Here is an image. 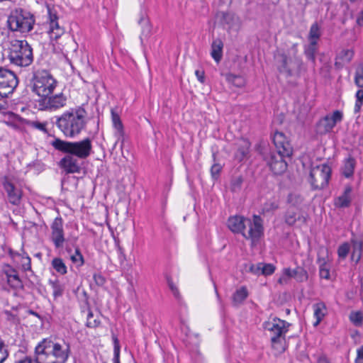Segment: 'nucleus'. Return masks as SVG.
I'll use <instances>...</instances> for the list:
<instances>
[{"label": "nucleus", "instance_id": "1", "mask_svg": "<svg viewBox=\"0 0 363 363\" xmlns=\"http://www.w3.org/2000/svg\"><path fill=\"white\" fill-rule=\"evenodd\" d=\"M50 145L55 150L65 154L57 162V166L65 175L80 174L84 164L82 160L89 157L92 152V143L89 138L77 142L55 138Z\"/></svg>", "mask_w": 363, "mask_h": 363}, {"label": "nucleus", "instance_id": "2", "mask_svg": "<svg viewBox=\"0 0 363 363\" xmlns=\"http://www.w3.org/2000/svg\"><path fill=\"white\" fill-rule=\"evenodd\" d=\"M72 354L70 343L52 337L43 339L35 347V358L25 356L16 363H67Z\"/></svg>", "mask_w": 363, "mask_h": 363}, {"label": "nucleus", "instance_id": "3", "mask_svg": "<svg viewBox=\"0 0 363 363\" xmlns=\"http://www.w3.org/2000/svg\"><path fill=\"white\" fill-rule=\"evenodd\" d=\"M86 111L82 106L72 108L57 117L55 124L66 137L74 138L85 128Z\"/></svg>", "mask_w": 363, "mask_h": 363}, {"label": "nucleus", "instance_id": "4", "mask_svg": "<svg viewBox=\"0 0 363 363\" xmlns=\"http://www.w3.org/2000/svg\"><path fill=\"white\" fill-rule=\"evenodd\" d=\"M8 57L13 65L28 67L33 62V48L26 40H13Z\"/></svg>", "mask_w": 363, "mask_h": 363}, {"label": "nucleus", "instance_id": "5", "mask_svg": "<svg viewBox=\"0 0 363 363\" xmlns=\"http://www.w3.org/2000/svg\"><path fill=\"white\" fill-rule=\"evenodd\" d=\"M35 21L33 13L22 8H17L11 12L6 24L11 31L27 33L33 28Z\"/></svg>", "mask_w": 363, "mask_h": 363}, {"label": "nucleus", "instance_id": "6", "mask_svg": "<svg viewBox=\"0 0 363 363\" xmlns=\"http://www.w3.org/2000/svg\"><path fill=\"white\" fill-rule=\"evenodd\" d=\"M32 91L39 98L47 96L53 93L57 82L46 69H36L33 72L31 79Z\"/></svg>", "mask_w": 363, "mask_h": 363}, {"label": "nucleus", "instance_id": "7", "mask_svg": "<svg viewBox=\"0 0 363 363\" xmlns=\"http://www.w3.org/2000/svg\"><path fill=\"white\" fill-rule=\"evenodd\" d=\"M272 142L277 152H271L265 158L269 168L272 167V164L279 162V156H281L282 158L290 157L293 154V147L284 133L275 131L272 136Z\"/></svg>", "mask_w": 363, "mask_h": 363}, {"label": "nucleus", "instance_id": "8", "mask_svg": "<svg viewBox=\"0 0 363 363\" xmlns=\"http://www.w3.org/2000/svg\"><path fill=\"white\" fill-rule=\"evenodd\" d=\"M331 175L332 169L328 164L313 166L308 177V182L312 190H322L328 186Z\"/></svg>", "mask_w": 363, "mask_h": 363}, {"label": "nucleus", "instance_id": "9", "mask_svg": "<svg viewBox=\"0 0 363 363\" xmlns=\"http://www.w3.org/2000/svg\"><path fill=\"white\" fill-rule=\"evenodd\" d=\"M18 84V77L13 72L0 67V95L7 96L13 93Z\"/></svg>", "mask_w": 363, "mask_h": 363}, {"label": "nucleus", "instance_id": "10", "mask_svg": "<svg viewBox=\"0 0 363 363\" xmlns=\"http://www.w3.org/2000/svg\"><path fill=\"white\" fill-rule=\"evenodd\" d=\"M67 96L62 93L48 95L39 98L37 101L40 110H57L66 105Z\"/></svg>", "mask_w": 363, "mask_h": 363}, {"label": "nucleus", "instance_id": "11", "mask_svg": "<svg viewBox=\"0 0 363 363\" xmlns=\"http://www.w3.org/2000/svg\"><path fill=\"white\" fill-rule=\"evenodd\" d=\"M291 324L279 318H274L272 321L263 323V328L270 333V337L286 336Z\"/></svg>", "mask_w": 363, "mask_h": 363}, {"label": "nucleus", "instance_id": "12", "mask_svg": "<svg viewBox=\"0 0 363 363\" xmlns=\"http://www.w3.org/2000/svg\"><path fill=\"white\" fill-rule=\"evenodd\" d=\"M2 186L7 194L9 202L13 206H19L23 197L22 189L17 188L7 176L3 178Z\"/></svg>", "mask_w": 363, "mask_h": 363}, {"label": "nucleus", "instance_id": "13", "mask_svg": "<svg viewBox=\"0 0 363 363\" xmlns=\"http://www.w3.org/2000/svg\"><path fill=\"white\" fill-rule=\"evenodd\" d=\"M51 240L55 248H61L65 242L63 220L60 216L55 218L51 224Z\"/></svg>", "mask_w": 363, "mask_h": 363}, {"label": "nucleus", "instance_id": "14", "mask_svg": "<svg viewBox=\"0 0 363 363\" xmlns=\"http://www.w3.org/2000/svg\"><path fill=\"white\" fill-rule=\"evenodd\" d=\"M247 225L249 226V231L246 239L257 241L263 235V220L260 216L254 215L252 220L247 218Z\"/></svg>", "mask_w": 363, "mask_h": 363}, {"label": "nucleus", "instance_id": "15", "mask_svg": "<svg viewBox=\"0 0 363 363\" xmlns=\"http://www.w3.org/2000/svg\"><path fill=\"white\" fill-rule=\"evenodd\" d=\"M3 273L6 278L8 285L13 289H23V284L21 279L19 277L18 272L11 267L10 264H6L3 269Z\"/></svg>", "mask_w": 363, "mask_h": 363}, {"label": "nucleus", "instance_id": "16", "mask_svg": "<svg viewBox=\"0 0 363 363\" xmlns=\"http://www.w3.org/2000/svg\"><path fill=\"white\" fill-rule=\"evenodd\" d=\"M48 12L50 21L48 33L52 40H57L64 34L65 30L59 26L57 13L54 12L49 6H48Z\"/></svg>", "mask_w": 363, "mask_h": 363}, {"label": "nucleus", "instance_id": "17", "mask_svg": "<svg viewBox=\"0 0 363 363\" xmlns=\"http://www.w3.org/2000/svg\"><path fill=\"white\" fill-rule=\"evenodd\" d=\"M247 218L242 216H230L227 220L228 228L234 233H240L244 238H247L245 230L247 226Z\"/></svg>", "mask_w": 363, "mask_h": 363}, {"label": "nucleus", "instance_id": "18", "mask_svg": "<svg viewBox=\"0 0 363 363\" xmlns=\"http://www.w3.org/2000/svg\"><path fill=\"white\" fill-rule=\"evenodd\" d=\"M343 114L340 111H335L332 115H326L319 121V126L323 128L324 133L330 132L337 123L342 121Z\"/></svg>", "mask_w": 363, "mask_h": 363}, {"label": "nucleus", "instance_id": "19", "mask_svg": "<svg viewBox=\"0 0 363 363\" xmlns=\"http://www.w3.org/2000/svg\"><path fill=\"white\" fill-rule=\"evenodd\" d=\"M352 186L347 184L345 186L342 194L334 201V205L338 208H345L350 206L352 201Z\"/></svg>", "mask_w": 363, "mask_h": 363}, {"label": "nucleus", "instance_id": "20", "mask_svg": "<svg viewBox=\"0 0 363 363\" xmlns=\"http://www.w3.org/2000/svg\"><path fill=\"white\" fill-rule=\"evenodd\" d=\"M250 142L247 139H242L238 143V147L235 153V159L241 162L248 157L250 154Z\"/></svg>", "mask_w": 363, "mask_h": 363}, {"label": "nucleus", "instance_id": "21", "mask_svg": "<svg viewBox=\"0 0 363 363\" xmlns=\"http://www.w3.org/2000/svg\"><path fill=\"white\" fill-rule=\"evenodd\" d=\"M356 164L357 162L354 157L350 156L346 158L343 162L342 167H341L342 175L347 179L352 178L354 174Z\"/></svg>", "mask_w": 363, "mask_h": 363}, {"label": "nucleus", "instance_id": "22", "mask_svg": "<svg viewBox=\"0 0 363 363\" xmlns=\"http://www.w3.org/2000/svg\"><path fill=\"white\" fill-rule=\"evenodd\" d=\"M271 346L275 355H279L285 352L287 347L286 336L271 337Z\"/></svg>", "mask_w": 363, "mask_h": 363}, {"label": "nucleus", "instance_id": "23", "mask_svg": "<svg viewBox=\"0 0 363 363\" xmlns=\"http://www.w3.org/2000/svg\"><path fill=\"white\" fill-rule=\"evenodd\" d=\"M111 119L113 122V125L114 128L116 130L118 140H121V143L123 144L124 141L125 135L123 125L121 120L120 116L113 109H111Z\"/></svg>", "mask_w": 363, "mask_h": 363}, {"label": "nucleus", "instance_id": "24", "mask_svg": "<svg viewBox=\"0 0 363 363\" xmlns=\"http://www.w3.org/2000/svg\"><path fill=\"white\" fill-rule=\"evenodd\" d=\"M223 43L220 38L213 40L211 44V55L213 59L219 62L223 57Z\"/></svg>", "mask_w": 363, "mask_h": 363}, {"label": "nucleus", "instance_id": "25", "mask_svg": "<svg viewBox=\"0 0 363 363\" xmlns=\"http://www.w3.org/2000/svg\"><path fill=\"white\" fill-rule=\"evenodd\" d=\"M313 308L314 311V316L316 318V321L314 323L313 325L317 326L325 316L327 313V308L325 303L323 301L313 304Z\"/></svg>", "mask_w": 363, "mask_h": 363}, {"label": "nucleus", "instance_id": "26", "mask_svg": "<svg viewBox=\"0 0 363 363\" xmlns=\"http://www.w3.org/2000/svg\"><path fill=\"white\" fill-rule=\"evenodd\" d=\"M281 65L279 67V71L281 73H286L288 77H291L293 75V71L294 69V67L291 65L292 60L289 59L285 54H281Z\"/></svg>", "mask_w": 363, "mask_h": 363}, {"label": "nucleus", "instance_id": "27", "mask_svg": "<svg viewBox=\"0 0 363 363\" xmlns=\"http://www.w3.org/2000/svg\"><path fill=\"white\" fill-rule=\"evenodd\" d=\"M248 296V291L245 286L237 289L233 294V302L237 306L241 304Z\"/></svg>", "mask_w": 363, "mask_h": 363}, {"label": "nucleus", "instance_id": "28", "mask_svg": "<svg viewBox=\"0 0 363 363\" xmlns=\"http://www.w3.org/2000/svg\"><path fill=\"white\" fill-rule=\"evenodd\" d=\"M48 283L52 287V295L55 300H56L59 297H61L63 295L65 291V286L62 284L58 279H50Z\"/></svg>", "mask_w": 363, "mask_h": 363}, {"label": "nucleus", "instance_id": "29", "mask_svg": "<svg viewBox=\"0 0 363 363\" xmlns=\"http://www.w3.org/2000/svg\"><path fill=\"white\" fill-rule=\"evenodd\" d=\"M303 216L298 215L297 212L291 207L289 208L284 215L285 223L290 226L294 225L296 220H300Z\"/></svg>", "mask_w": 363, "mask_h": 363}, {"label": "nucleus", "instance_id": "30", "mask_svg": "<svg viewBox=\"0 0 363 363\" xmlns=\"http://www.w3.org/2000/svg\"><path fill=\"white\" fill-rule=\"evenodd\" d=\"M317 45V42L310 41L309 44L304 49V54L306 58L313 64L315 62V54L318 50Z\"/></svg>", "mask_w": 363, "mask_h": 363}, {"label": "nucleus", "instance_id": "31", "mask_svg": "<svg viewBox=\"0 0 363 363\" xmlns=\"http://www.w3.org/2000/svg\"><path fill=\"white\" fill-rule=\"evenodd\" d=\"M51 266L60 275H65L67 273V267L60 257H55L51 262Z\"/></svg>", "mask_w": 363, "mask_h": 363}, {"label": "nucleus", "instance_id": "32", "mask_svg": "<svg viewBox=\"0 0 363 363\" xmlns=\"http://www.w3.org/2000/svg\"><path fill=\"white\" fill-rule=\"evenodd\" d=\"M279 162L277 163L272 164V167L270 169L274 174H281L284 173L287 169V162L285 161L284 158H282L281 156L278 157Z\"/></svg>", "mask_w": 363, "mask_h": 363}, {"label": "nucleus", "instance_id": "33", "mask_svg": "<svg viewBox=\"0 0 363 363\" xmlns=\"http://www.w3.org/2000/svg\"><path fill=\"white\" fill-rule=\"evenodd\" d=\"M70 259L77 268H80L84 264V256L78 246L74 248V254L70 255Z\"/></svg>", "mask_w": 363, "mask_h": 363}, {"label": "nucleus", "instance_id": "34", "mask_svg": "<svg viewBox=\"0 0 363 363\" xmlns=\"http://www.w3.org/2000/svg\"><path fill=\"white\" fill-rule=\"evenodd\" d=\"M320 28L317 22L313 23L309 30L308 40L309 41H315L318 43V40L320 38Z\"/></svg>", "mask_w": 363, "mask_h": 363}, {"label": "nucleus", "instance_id": "35", "mask_svg": "<svg viewBox=\"0 0 363 363\" xmlns=\"http://www.w3.org/2000/svg\"><path fill=\"white\" fill-rule=\"evenodd\" d=\"M226 80L237 87H242L245 84V80L242 77L232 73L226 74Z\"/></svg>", "mask_w": 363, "mask_h": 363}, {"label": "nucleus", "instance_id": "36", "mask_svg": "<svg viewBox=\"0 0 363 363\" xmlns=\"http://www.w3.org/2000/svg\"><path fill=\"white\" fill-rule=\"evenodd\" d=\"M294 279L298 282H303L308 278L307 271L302 267H297L294 272Z\"/></svg>", "mask_w": 363, "mask_h": 363}, {"label": "nucleus", "instance_id": "37", "mask_svg": "<svg viewBox=\"0 0 363 363\" xmlns=\"http://www.w3.org/2000/svg\"><path fill=\"white\" fill-rule=\"evenodd\" d=\"M354 51L351 49H344L337 54V59L343 61L345 63H349L354 57Z\"/></svg>", "mask_w": 363, "mask_h": 363}, {"label": "nucleus", "instance_id": "38", "mask_svg": "<svg viewBox=\"0 0 363 363\" xmlns=\"http://www.w3.org/2000/svg\"><path fill=\"white\" fill-rule=\"evenodd\" d=\"M138 23L142 26V34L145 37L148 36L151 32V26L149 19L144 15H142L138 21Z\"/></svg>", "mask_w": 363, "mask_h": 363}, {"label": "nucleus", "instance_id": "39", "mask_svg": "<svg viewBox=\"0 0 363 363\" xmlns=\"http://www.w3.org/2000/svg\"><path fill=\"white\" fill-rule=\"evenodd\" d=\"M112 340L113 343V363H120V350L121 346L119 340L115 335H112Z\"/></svg>", "mask_w": 363, "mask_h": 363}, {"label": "nucleus", "instance_id": "40", "mask_svg": "<svg viewBox=\"0 0 363 363\" xmlns=\"http://www.w3.org/2000/svg\"><path fill=\"white\" fill-rule=\"evenodd\" d=\"M350 320L355 326H361L363 322V314L361 311L352 312Z\"/></svg>", "mask_w": 363, "mask_h": 363}, {"label": "nucleus", "instance_id": "41", "mask_svg": "<svg viewBox=\"0 0 363 363\" xmlns=\"http://www.w3.org/2000/svg\"><path fill=\"white\" fill-rule=\"evenodd\" d=\"M287 201L291 205V208H293L299 206L303 202V199L300 195L290 194L288 196Z\"/></svg>", "mask_w": 363, "mask_h": 363}, {"label": "nucleus", "instance_id": "42", "mask_svg": "<svg viewBox=\"0 0 363 363\" xmlns=\"http://www.w3.org/2000/svg\"><path fill=\"white\" fill-rule=\"evenodd\" d=\"M350 250V246L348 242H344L338 247L337 255L340 259H344L347 257Z\"/></svg>", "mask_w": 363, "mask_h": 363}, {"label": "nucleus", "instance_id": "43", "mask_svg": "<svg viewBox=\"0 0 363 363\" xmlns=\"http://www.w3.org/2000/svg\"><path fill=\"white\" fill-rule=\"evenodd\" d=\"M356 102L354 106V113H357L360 111L363 105V90L359 89L356 92Z\"/></svg>", "mask_w": 363, "mask_h": 363}, {"label": "nucleus", "instance_id": "44", "mask_svg": "<svg viewBox=\"0 0 363 363\" xmlns=\"http://www.w3.org/2000/svg\"><path fill=\"white\" fill-rule=\"evenodd\" d=\"M93 279L98 287H104L106 284V279L101 272L94 273Z\"/></svg>", "mask_w": 363, "mask_h": 363}, {"label": "nucleus", "instance_id": "45", "mask_svg": "<svg viewBox=\"0 0 363 363\" xmlns=\"http://www.w3.org/2000/svg\"><path fill=\"white\" fill-rule=\"evenodd\" d=\"M354 83L358 87L363 88V66L358 67L356 70Z\"/></svg>", "mask_w": 363, "mask_h": 363}, {"label": "nucleus", "instance_id": "46", "mask_svg": "<svg viewBox=\"0 0 363 363\" xmlns=\"http://www.w3.org/2000/svg\"><path fill=\"white\" fill-rule=\"evenodd\" d=\"M319 275L322 279H330V269L326 262H323L320 265Z\"/></svg>", "mask_w": 363, "mask_h": 363}, {"label": "nucleus", "instance_id": "47", "mask_svg": "<svg viewBox=\"0 0 363 363\" xmlns=\"http://www.w3.org/2000/svg\"><path fill=\"white\" fill-rule=\"evenodd\" d=\"M167 284L169 286V289L171 290L172 293L173 294L175 298L177 300H179L181 298V295L179 294V289L174 284L172 279L169 277H167Z\"/></svg>", "mask_w": 363, "mask_h": 363}, {"label": "nucleus", "instance_id": "48", "mask_svg": "<svg viewBox=\"0 0 363 363\" xmlns=\"http://www.w3.org/2000/svg\"><path fill=\"white\" fill-rule=\"evenodd\" d=\"M275 271V267L272 264H264L262 263V272L261 274L264 276H269L272 274Z\"/></svg>", "mask_w": 363, "mask_h": 363}, {"label": "nucleus", "instance_id": "49", "mask_svg": "<svg viewBox=\"0 0 363 363\" xmlns=\"http://www.w3.org/2000/svg\"><path fill=\"white\" fill-rule=\"evenodd\" d=\"M9 357V352L6 348L4 340L0 337V363H3Z\"/></svg>", "mask_w": 363, "mask_h": 363}, {"label": "nucleus", "instance_id": "50", "mask_svg": "<svg viewBox=\"0 0 363 363\" xmlns=\"http://www.w3.org/2000/svg\"><path fill=\"white\" fill-rule=\"evenodd\" d=\"M221 22L225 24H230L233 21V16L230 13L228 12H221Z\"/></svg>", "mask_w": 363, "mask_h": 363}, {"label": "nucleus", "instance_id": "51", "mask_svg": "<svg viewBox=\"0 0 363 363\" xmlns=\"http://www.w3.org/2000/svg\"><path fill=\"white\" fill-rule=\"evenodd\" d=\"M249 272L255 275H260L262 272V262L257 264H251L249 267Z\"/></svg>", "mask_w": 363, "mask_h": 363}, {"label": "nucleus", "instance_id": "52", "mask_svg": "<svg viewBox=\"0 0 363 363\" xmlns=\"http://www.w3.org/2000/svg\"><path fill=\"white\" fill-rule=\"evenodd\" d=\"M222 169V167L220 164L216 163L211 168V172L213 178L219 176Z\"/></svg>", "mask_w": 363, "mask_h": 363}, {"label": "nucleus", "instance_id": "53", "mask_svg": "<svg viewBox=\"0 0 363 363\" xmlns=\"http://www.w3.org/2000/svg\"><path fill=\"white\" fill-rule=\"evenodd\" d=\"M279 208V204L275 201H269L264 204V210L266 211H275Z\"/></svg>", "mask_w": 363, "mask_h": 363}, {"label": "nucleus", "instance_id": "54", "mask_svg": "<svg viewBox=\"0 0 363 363\" xmlns=\"http://www.w3.org/2000/svg\"><path fill=\"white\" fill-rule=\"evenodd\" d=\"M32 126L35 128L45 133H48V130L46 128V123H40L39 121H33L32 122Z\"/></svg>", "mask_w": 363, "mask_h": 363}, {"label": "nucleus", "instance_id": "55", "mask_svg": "<svg viewBox=\"0 0 363 363\" xmlns=\"http://www.w3.org/2000/svg\"><path fill=\"white\" fill-rule=\"evenodd\" d=\"M101 321L98 319L87 320L86 325L88 328H95L100 325Z\"/></svg>", "mask_w": 363, "mask_h": 363}, {"label": "nucleus", "instance_id": "56", "mask_svg": "<svg viewBox=\"0 0 363 363\" xmlns=\"http://www.w3.org/2000/svg\"><path fill=\"white\" fill-rule=\"evenodd\" d=\"M195 74L196 76L197 79L202 84L205 82V72L203 69H196L195 71Z\"/></svg>", "mask_w": 363, "mask_h": 363}, {"label": "nucleus", "instance_id": "57", "mask_svg": "<svg viewBox=\"0 0 363 363\" xmlns=\"http://www.w3.org/2000/svg\"><path fill=\"white\" fill-rule=\"evenodd\" d=\"M362 255V253L357 252V250H353L351 255V259L352 261H354L355 263H358L361 259Z\"/></svg>", "mask_w": 363, "mask_h": 363}, {"label": "nucleus", "instance_id": "58", "mask_svg": "<svg viewBox=\"0 0 363 363\" xmlns=\"http://www.w3.org/2000/svg\"><path fill=\"white\" fill-rule=\"evenodd\" d=\"M242 181L243 180L241 177H238L233 181L232 186H233V191H235L236 189H240Z\"/></svg>", "mask_w": 363, "mask_h": 363}, {"label": "nucleus", "instance_id": "59", "mask_svg": "<svg viewBox=\"0 0 363 363\" xmlns=\"http://www.w3.org/2000/svg\"><path fill=\"white\" fill-rule=\"evenodd\" d=\"M353 250H357V252H363V241L352 240Z\"/></svg>", "mask_w": 363, "mask_h": 363}, {"label": "nucleus", "instance_id": "60", "mask_svg": "<svg viewBox=\"0 0 363 363\" xmlns=\"http://www.w3.org/2000/svg\"><path fill=\"white\" fill-rule=\"evenodd\" d=\"M357 353L355 363H363V345L357 350Z\"/></svg>", "mask_w": 363, "mask_h": 363}, {"label": "nucleus", "instance_id": "61", "mask_svg": "<svg viewBox=\"0 0 363 363\" xmlns=\"http://www.w3.org/2000/svg\"><path fill=\"white\" fill-rule=\"evenodd\" d=\"M317 363H331V361L325 354H323L318 357Z\"/></svg>", "mask_w": 363, "mask_h": 363}, {"label": "nucleus", "instance_id": "62", "mask_svg": "<svg viewBox=\"0 0 363 363\" xmlns=\"http://www.w3.org/2000/svg\"><path fill=\"white\" fill-rule=\"evenodd\" d=\"M345 64V63L343 61L340 60V59H337V56L335 57V63H334V66H335V69H342Z\"/></svg>", "mask_w": 363, "mask_h": 363}, {"label": "nucleus", "instance_id": "63", "mask_svg": "<svg viewBox=\"0 0 363 363\" xmlns=\"http://www.w3.org/2000/svg\"><path fill=\"white\" fill-rule=\"evenodd\" d=\"M294 269H291L290 268H284L283 270V274L288 278H294Z\"/></svg>", "mask_w": 363, "mask_h": 363}, {"label": "nucleus", "instance_id": "64", "mask_svg": "<svg viewBox=\"0 0 363 363\" xmlns=\"http://www.w3.org/2000/svg\"><path fill=\"white\" fill-rule=\"evenodd\" d=\"M27 262L23 264V268L24 271H31V259L29 257H26Z\"/></svg>", "mask_w": 363, "mask_h": 363}]
</instances>
